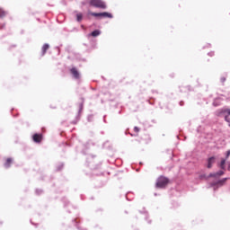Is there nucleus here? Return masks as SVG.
<instances>
[{
	"label": "nucleus",
	"instance_id": "1",
	"mask_svg": "<svg viewBox=\"0 0 230 230\" xmlns=\"http://www.w3.org/2000/svg\"><path fill=\"white\" fill-rule=\"evenodd\" d=\"M169 183H170V180L167 177L160 176L156 180L155 187L163 189L168 186Z\"/></svg>",
	"mask_w": 230,
	"mask_h": 230
},
{
	"label": "nucleus",
	"instance_id": "2",
	"mask_svg": "<svg viewBox=\"0 0 230 230\" xmlns=\"http://www.w3.org/2000/svg\"><path fill=\"white\" fill-rule=\"evenodd\" d=\"M90 4L91 6H94L95 8H102V10L107 8V5L102 0H90Z\"/></svg>",
	"mask_w": 230,
	"mask_h": 230
},
{
	"label": "nucleus",
	"instance_id": "3",
	"mask_svg": "<svg viewBox=\"0 0 230 230\" xmlns=\"http://www.w3.org/2000/svg\"><path fill=\"white\" fill-rule=\"evenodd\" d=\"M88 15H92L93 17H104L108 19H112V13H93L89 11Z\"/></svg>",
	"mask_w": 230,
	"mask_h": 230
},
{
	"label": "nucleus",
	"instance_id": "4",
	"mask_svg": "<svg viewBox=\"0 0 230 230\" xmlns=\"http://www.w3.org/2000/svg\"><path fill=\"white\" fill-rule=\"evenodd\" d=\"M71 75H73L74 78L78 80L80 78V72H78V69L76 67H73L70 69Z\"/></svg>",
	"mask_w": 230,
	"mask_h": 230
},
{
	"label": "nucleus",
	"instance_id": "5",
	"mask_svg": "<svg viewBox=\"0 0 230 230\" xmlns=\"http://www.w3.org/2000/svg\"><path fill=\"white\" fill-rule=\"evenodd\" d=\"M32 139L34 143H40L42 141V134H34Z\"/></svg>",
	"mask_w": 230,
	"mask_h": 230
},
{
	"label": "nucleus",
	"instance_id": "6",
	"mask_svg": "<svg viewBox=\"0 0 230 230\" xmlns=\"http://www.w3.org/2000/svg\"><path fill=\"white\" fill-rule=\"evenodd\" d=\"M49 49V44L45 43L41 48V57L46 55V52Z\"/></svg>",
	"mask_w": 230,
	"mask_h": 230
},
{
	"label": "nucleus",
	"instance_id": "7",
	"mask_svg": "<svg viewBox=\"0 0 230 230\" xmlns=\"http://www.w3.org/2000/svg\"><path fill=\"white\" fill-rule=\"evenodd\" d=\"M214 163H215V156H212V157L208 158V165H207V168H212Z\"/></svg>",
	"mask_w": 230,
	"mask_h": 230
},
{
	"label": "nucleus",
	"instance_id": "8",
	"mask_svg": "<svg viewBox=\"0 0 230 230\" xmlns=\"http://www.w3.org/2000/svg\"><path fill=\"white\" fill-rule=\"evenodd\" d=\"M220 103H222V98H220V97L216 98L213 102V105L215 107H218V105H220Z\"/></svg>",
	"mask_w": 230,
	"mask_h": 230
},
{
	"label": "nucleus",
	"instance_id": "9",
	"mask_svg": "<svg viewBox=\"0 0 230 230\" xmlns=\"http://www.w3.org/2000/svg\"><path fill=\"white\" fill-rule=\"evenodd\" d=\"M12 163H13L12 158H7L6 162H5V164H4L5 168H10Z\"/></svg>",
	"mask_w": 230,
	"mask_h": 230
},
{
	"label": "nucleus",
	"instance_id": "10",
	"mask_svg": "<svg viewBox=\"0 0 230 230\" xmlns=\"http://www.w3.org/2000/svg\"><path fill=\"white\" fill-rule=\"evenodd\" d=\"M226 161H227V159H221V163H220V165H219L221 170L226 169Z\"/></svg>",
	"mask_w": 230,
	"mask_h": 230
},
{
	"label": "nucleus",
	"instance_id": "11",
	"mask_svg": "<svg viewBox=\"0 0 230 230\" xmlns=\"http://www.w3.org/2000/svg\"><path fill=\"white\" fill-rule=\"evenodd\" d=\"M102 32L99 31V30H95V31H93L91 34H90V36L91 37H98V35H100Z\"/></svg>",
	"mask_w": 230,
	"mask_h": 230
},
{
	"label": "nucleus",
	"instance_id": "12",
	"mask_svg": "<svg viewBox=\"0 0 230 230\" xmlns=\"http://www.w3.org/2000/svg\"><path fill=\"white\" fill-rule=\"evenodd\" d=\"M82 19H84V14H82V13H77L76 14L77 22H81Z\"/></svg>",
	"mask_w": 230,
	"mask_h": 230
},
{
	"label": "nucleus",
	"instance_id": "13",
	"mask_svg": "<svg viewBox=\"0 0 230 230\" xmlns=\"http://www.w3.org/2000/svg\"><path fill=\"white\" fill-rule=\"evenodd\" d=\"M6 11L0 8V18L3 19V17H6Z\"/></svg>",
	"mask_w": 230,
	"mask_h": 230
},
{
	"label": "nucleus",
	"instance_id": "14",
	"mask_svg": "<svg viewBox=\"0 0 230 230\" xmlns=\"http://www.w3.org/2000/svg\"><path fill=\"white\" fill-rule=\"evenodd\" d=\"M222 112H223L224 114H227L228 116H230V109L223 110Z\"/></svg>",
	"mask_w": 230,
	"mask_h": 230
},
{
	"label": "nucleus",
	"instance_id": "15",
	"mask_svg": "<svg viewBox=\"0 0 230 230\" xmlns=\"http://www.w3.org/2000/svg\"><path fill=\"white\" fill-rule=\"evenodd\" d=\"M229 155H230V150H228V151L226 152V159H229Z\"/></svg>",
	"mask_w": 230,
	"mask_h": 230
},
{
	"label": "nucleus",
	"instance_id": "16",
	"mask_svg": "<svg viewBox=\"0 0 230 230\" xmlns=\"http://www.w3.org/2000/svg\"><path fill=\"white\" fill-rule=\"evenodd\" d=\"M225 120L227 121L228 123L230 122L229 117L227 115L225 116Z\"/></svg>",
	"mask_w": 230,
	"mask_h": 230
},
{
	"label": "nucleus",
	"instance_id": "17",
	"mask_svg": "<svg viewBox=\"0 0 230 230\" xmlns=\"http://www.w3.org/2000/svg\"><path fill=\"white\" fill-rule=\"evenodd\" d=\"M217 175H224V172L223 171H219Z\"/></svg>",
	"mask_w": 230,
	"mask_h": 230
},
{
	"label": "nucleus",
	"instance_id": "18",
	"mask_svg": "<svg viewBox=\"0 0 230 230\" xmlns=\"http://www.w3.org/2000/svg\"><path fill=\"white\" fill-rule=\"evenodd\" d=\"M134 130H135V132H139V128L135 127V128H134Z\"/></svg>",
	"mask_w": 230,
	"mask_h": 230
},
{
	"label": "nucleus",
	"instance_id": "19",
	"mask_svg": "<svg viewBox=\"0 0 230 230\" xmlns=\"http://www.w3.org/2000/svg\"><path fill=\"white\" fill-rule=\"evenodd\" d=\"M221 82H222V84H224V82H226V77H222Z\"/></svg>",
	"mask_w": 230,
	"mask_h": 230
},
{
	"label": "nucleus",
	"instance_id": "20",
	"mask_svg": "<svg viewBox=\"0 0 230 230\" xmlns=\"http://www.w3.org/2000/svg\"><path fill=\"white\" fill-rule=\"evenodd\" d=\"M229 127H230V124H229Z\"/></svg>",
	"mask_w": 230,
	"mask_h": 230
}]
</instances>
